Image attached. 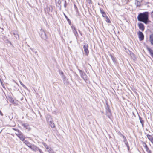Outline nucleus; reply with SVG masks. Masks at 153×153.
<instances>
[{
    "label": "nucleus",
    "instance_id": "79ce46f5",
    "mask_svg": "<svg viewBox=\"0 0 153 153\" xmlns=\"http://www.w3.org/2000/svg\"><path fill=\"white\" fill-rule=\"evenodd\" d=\"M71 42H72V41H71L70 42V43H71Z\"/></svg>",
    "mask_w": 153,
    "mask_h": 153
},
{
    "label": "nucleus",
    "instance_id": "4468645a",
    "mask_svg": "<svg viewBox=\"0 0 153 153\" xmlns=\"http://www.w3.org/2000/svg\"><path fill=\"white\" fill-rule=\"evenodd\" d=\"M22 126H23V127L25 128L28 131H29L31 130V128L29 125L27 124H22Z\"/></svg>",
    "mask_w": 153,
    "mask_h": 153
},
{
    "label": "nucleus",
    "instance_id": "9d476101",
    "mask_svg": "<svg viewBox=\"0 0 153 153\" xmlns=\"http://www.w3.org/2000/svg\"><path fill=\"white\" fill-rule=\"evenodd\" d=\"M118 134L121 137L123 138V141L125 143H128L126 138L124 135H123L120 132H119Z\"/></svg>",
    "mask_w": 153,
    "mask_h": 153
},
{
    "label": "nucleus",
    "instance_id": "f704fd0d",
    "mask_svg": "<svg viewBox=\"0 0 153 153\" xmlns=\"http://www.w3.org/2000/svg\"><path fill=\"white\" fill-rule=\"evenodd\" d=\"M151 15L152 17H153V10L151 12Z\"/></svg>",
    "mask_w": 153,
    "mask_h": 153
},
{
    "label": "nucleus",
    "instance_id": "f257e3e1",
    "mask_svg": "<svg viewBox=\"0 0 153 153\" xmlns=\"http://www.w3.org/2000/svg\"><path fill=\"white\" fill-rule=\"evenodd\" d=\"M148 16L149 13L148 12L140 13L139 14L137 19L138 21L142 22L147 24L149 22Z\"/></svg>",
    "mask_w": 153,
    "mask_h": 153
},
{
    "label": "nucleus",
    "instance_id": "a18cd8bd",
    "mask_svg": "<svg viewBox=\"0 0 153 153\" xmlns=\"http://www.w3.org/2000/svg\"><path fill=\"white\" fill-rule=\"evenodd\" d=\"M36 52H36H36H35V53H36Z\"/></svg>",
    "mask_w": 153,
    "mask_h": 153
},
{
    "label": "nucleus",
    "instance_id": "423d86ee",
    "mask_svg": "<svg viewBox=\"0 0 153 153\" xmlns=\"http://www.w3.org/2000/svg\"><path fill=\"white\" fill-rule=\"evenodd\" d=\"M55 1L56 6L59 8L60 10H61V1L60 0H55Z\"/></svg>",
    "mask_w": 153,
    "mask_h": 153
},
{
    "label": "nucleus",
    "instance_id": "37998d69",
    "mask_svg": "<svg viewBox=\"0 0 153 153\" xmlns=\"http://www.w3.org/2000/svg\"><path fill=\"white\" fill-rule=\"evenodd\" d=\"M74 7H76V5H74Z\"/></svg>",
    "mask_w": 153,
    "mask_h": 153
},
{
    "label": "nucleus",
    "instance_id": "2f4dec72",
    "mask_svg": "<svg viewBox=\"0 0 153 153\" xmlns=\"http://www.w3.org/2000/svg\"><path fill=\"white\" fill-rule=\"evenodd\" d=\"M51 149V148H49L48 149H47L46 150L49 152Z\"/></svg>",
    "mask_w": 153,
    "mask_h": 153
},
{
    "label": "nucleus",
    "instance_id": "4c0bfd02",
    "mask_svg": "<svg viewBox=\"0 0 153 153\" xmlns=\"http://www.w3.org/2000/svg\"><path fill=\"white\" fill-rule=\"evenodd\" d=\"M11 102L12 103H13L14 102V100L13 99H11Z\"/></svg>",
    "mask_w": 153,
    "mask_h": 153
},
{
    "label": "nucleus",
    "instance_id": "2eb2a0df",
    "mask_svg": "<svg viewBox=\"0 0 153 153\" xmlns=\"http://www.w3.org/2000/svg\"><path fill=\"white\" fill-rule=\"evenodd\" d=\"M146 136L149 140H150L152 143H153V137L149 134H147Z\"/></svg>",
    "mask_w": 153,
    "mask_h": 153
},
{
    "label": "nucleus",
    "instance_id": "c756f323",
    "mask_svg": "<svg viewBox=\"0 0 153 153\" xmlns=\"http://www.w3.org/2000/svg\"><path fill=\"white\" fill-rule=\"evenodd\" d=\"M62 78H63V80H65V77L64 75H62Z\"/></svg>",
    "mask_w": 153,
    "mask_h": 153
},
{
    "label": "nucleus",
    "instance_id": "412c9836",
    "mask_svg": "<svg viewBox=\"0 0 153 153\" xmlns=\"http://www.w3.org/2000/svg\"><path fill=\"white\" fill-rule=\"evenodd\" d=\"M13 34L14 35V36L16 38V39H17V38H19V36L18 35L17 33V32H13Z\"/></svg>",
    "mask_w": 153,
    "mask_h": 153
},
{
    "label": "nucleus",
    "instance_id": "cd10ccee",
    "mask_svg": "<svg viewBox=\"0 0 153 153\" xmlns=\"http://www.w3.org/2000/svg\"><path fill=\"white\" fill-rule=\"evenodd\" d=\"M13 130L16 131V132H19V131H20L18 129H15V128H13Z\"/></svg>",
    "mask_w": 153,
    "mask_h": 153
},
{
    "label": "nucleus",
    "instance_id": "dca6fc26",
    "mask_svg": "<svg viewBox=\"0 0 153 153\" xmlns=\"http://www.w3.org/2000/svg\"><path fill=\"white\" fill-rule=\"evenodd\" d=\"M139 116V119L140 121V123L142 124V126L143 128L144 127V120L141 117H140V116Z\"/></svg>",
    "mask_w": 153,
    "mask_h": 153
},
{
    "label": "nucleus",
    "instance_id": "a211bd4d",
    "mask_svg": "<svg viewBox=\"0 0 153 153\" xmlns=\"http://www.w3.org/2000/svg\"><path fill=\"white\" fill-rule=\"evenodd\" d=\"M147 49L150 53L151 56L153 57V50L149 48H147Z\"/></svg>",
    "mask_w": 153,
    "mask_h": 153
},
{
    "label": "nucleus",
    "instance_id": "c9c22d12",
    "mask_svg": "<svg viewBox=\"0 0 153 153\" xmlns=\"http://www.w3.org/2000/svg\"><path fill=\"white\" fill-rule=\"evenodd\" d=\"M0 114L2 116H3V113H2V112L0 110Z\"/></svg>",
    "mask_w": 153,
    "mask_h": 153
},
{
    "label": "nucleus",
    "instance_id": "9b49d317",
    "mask_svg": "<svg viewBox=\"0 0 153 153\" xmlns=\"http://www.w3.org/2000/svg\"><path fill=\"white\" fill-rule=\"evenodd\" d=\"M138 37L140 41L143 40L144 36L143 33L140 31L138 32Z\"/></svg>",
    "mask_w": 153,
    "mask_h": 153
},
{
    "label": "nucleus",
    "instance_id": "c85d7f7f",
    "mask_svg": "<svg viewBox=\"0 0 153 153\" xmlns=\"http://www.w3.org/2000/svg\"><path fill=\"white\" fill-rule=\"evenodd\" d=\"M100 10L101 12V13L102 14H103V13H104L105 12L103 11V10L101 8H100Z\"/></svg>",
    "mask_w": 153,
    "mask_h": 153
},
{
    "label": "nucleus",
    "instance_id": "f3484780",
    "mask_svg": "<svg viewBox=\"0 0 153 153\" xmlns=\"http://www.w3.org/2000/svg\"><path fill=\"white\" fill-rule=\"evenodd\" d=\"M149 41L151 44L153 45V34H151L150 36Z\"/></svg>",
    "mask_w": 153,
    "mask_h": 153
},
{
    "label": "nucleus",
    "instance_id": "4be33fe9",
    "mask_svg": "<svg viewBox=\"0 0 153 153\" xmlns=\"http://www.w3.org/2000/svg\"><path fill=\"white\" fill-rule=\"evenodd\" d=\"M110 56L111 57L112 59L113 60V62L114 63H116V60L115 58V57H114L111 54H110Z\"/></svg>",
    "mask_w": 153,
    "mask_h": 153
},
{
    "label": "nucleus",
    "instance_id": "7ed1b4c3",
    "mask_svg": "<svg viewBox=\"0 0 153 153\" xmlns=\"http://www.w3.org/2000/svg\"><path fill=\"white\" fill-rule=\"evenodd\" d=\"M80 74L81 77L85 81L88 80V77L84 71H82L81 70L78 69Z\"/></svg>",
    "mask_w": 153,
    "mask_h": 153
},
{
    "label": "nucleus",
    "instance_id": "ea45409f",
    "mask_svg": "<svg viewBox=\"0 0 153 153\" xmlns=\"http://www.w3.org/2000/svg\"><path fill=\"white\" fill-rule=\"evenodd\" d=\"M39 151L40 153H43L41 151L40 149H39Z\"/></svg>",
    "mask_w": 153,
    "mask_h": 153
},
{
    "label": "nucleus",
    "instance_id": "a878e982",
    "mask_svg": "<svg viewBox=\"0 0 153 153\" xmlns=\"http://www.w3.org/2000/svg\"><path fill=\"white\" fill-rule=\"evenodd\" d=\"M50 122L51 123V127L52 128H54L55 127V125L54 123H51V121H50Z\"/></svg>",
    "mask_w": 153,
    "mask_h": 153
},
{
    "label": "nucleus",
    "instance_id": "473e14b6",
    "mask_svg": "<svg viewBox=\"0 0 153 153\" xmlns=\"http://www.w3.org/2000/svg\"><path fill=\"white\" fill-rule=\"evenodd\" d=\"M49 153H54L53 150L52 149L49 152Z\"/></svg>",
    "mask_w": 153,
    "mask_h": 153
},
{
    "label": "nucleus",
    "instance_id": "7c9ffc66",
    "mask_svg": "<svg viewBox=\"0 0 153 153\" xmlns=\"http://www.w3.org/2000/svg\"><path fill=\"white\" fill-rule=\"evenodd\" d=\"M106 19H107L106 21L107 22H108V23L110 22V20L109 19H108V17H107Z\"/></svg>",
    "mask_w": 153,
    "mask_h": 153
},
{
    "label": "nucleus",
    "instance_id": "20e7f679",
    "mask_svg": "<svg viewBox=\"0 0 153 153\" xmlns=\"http://www.w3.org/2000/svg\"><path fill=\"white\" fill-rule=\"evenodd\" d=\"M88 44L86 43H84L83 48L84 49L85 54L86 56H87L89 53V50L88 49Z\"/></svg>",
    "mask_w": 153,
    "mask_h": 153
},
{
    "label": "nucleus",
    "instance_id": "a19ab883",
    "mask_svg": "<svg viewBox=\"0 0 153 153\" xmlns=\"http://www.w3.org/2000/svg\"><path fill=\"white\" fill-rule=\"evenodd\" d=\"M61 74L62 75H63V73L62 72Z\"/></svg>",
    "mask_w": 153,
    "mask_h": 153
},
{
    "label": "nucleus",
    "instance_id": "f8f14e48",
    "mask_svg": "<svg viewBox=\"0 0 153 153\" xmlns=\"http://www.w3.org/2000/svg\"><path fill=\"white\" fill-rule=\"evenodd\" d=\"M71 28L72 30L73 31V32L74 33L75 35V36L76 37L77 36H78V34L77 31L76 30V29L75 27H74L73 26H71Z\"/></svg>",
    "mask_w": 153,
    "mask_h": 153
},
{
    "label": "nucleus",
    "instance_id": "aec40b11",
    "mask_svg": "<svg viewBox=\"0 0 153 153\" xmlns=\"http://www.w3.org/2000/svg\"><path fill=\"white\" fill-rule=\"evenodd\" d=\"M144 147L146 149V151L147 152L149 153H150L151 151H150L149 149L148 148L146 144H144Z\"/></svg>",
    "mask_w": 153,
    "mask_h": 153
},
{
    "label": "nucleus",
    "instance_id": "39448f33",
    "mask_svg": "<svg viewBox=\"0 0 153 153\" xmlns=\"http://www.w3.org/2000/svg\"><path fill=\"white\" fill-rule=\"evenodd\" d=\"M15 134L21 140H24L25 137L24 136L23 134L21 131H19V132H16Z\"/></svg>",
    "mask_w": 153,
    "mask_h": 153
},
{
    "label": "nucleus",
    "instance_id": "1a4fd4ad",
    "mask_svg": "<svg viewBox=\"0 0 153 153\" xmlns=\"http://www.w3.org/2000/svg\"><path fill=\"white\" fill-rule=\"evenodd\" d=\"M106 115L108 118H110V117L111 115V111L108 106H107V107L106 108Z\"/></svg>",
    "mask_w": 153,
    "mask_h": 153
},
{
    "label": "nucleus",
    "instance_id": "5701e85b",
    "mask_svg": "<svg viewBox=\"0 0 153 153\" xmlns=\"http://www.w3.org/2000/svg\"><path fill=\"white\" fill-rule=\"evenodd\" d=\"M62 1L64 2V6L65 8H66L67 6V4L66 3V0H62Z\"/></svg>",
    "mask_w": 153,
    "mask_h": 153
},
{
    "label": "nucleus",
    "instance_id": "b1692460",
    "mask_svg": "<svg viewBox=\"0 0 153 153\" xmlns=\"http://www.w3.org/2000/svg\"><path fill=\"white\" fill-rule=\"evenodd\" d=\"M135 4L137 6H139L140 5V2H139L138 1H136Z\"/></svg>",
    "mask_w": 153,
    "mask_h": 153
},
{
    "label": "nucleus",
    "instance_id": "6e6552de",
    "mask_svg": "<svg viewBox=\"0 0 153 153\" xmlns=\"http://www.w3.org/2000/svg\"><path fill=\"white\" fill-rule=\"evenodd\" d=\"M27 146L30 148L32 150L36 151L38 148L35 146L33 144H26Z\"/></svg>",
    "mask_w": 153,
    "mask_h": 153
},
{
    "label": "nucleus",
    "instance_id": "393cba45",
    "mask_svg": "<svg viewBox=\"0 0 153 153\" xmlns=\"http://www.w3.org/2000/svg\"><path fill=\"white\" fill-rule=\"evenodd\" d=\"M21 85L25 88H26V86L23 84L21 81H19Z\"/></svg>",
    "mask_w": 153,
    "mask_h": 153
},
{
    "label": "nucleus",
    "instance_id": "6ab92c4d",
    "mask_svg": "<svg viewBox=\"0 0 153 153\" xmlns=\"http://www.w3.org/2000/svg\"><path fill=\"white\" fill-rule=\"evenodd\" d=\"M64 15L65 18L66 19L67 21L68 22L69 24L70 25H71V20L69 19L67 17L66 15L64 13Z\"/></svg>",
    "mask_w": 153,
    "mask_h": 153
},
{
    "label": "nucleus",
    "instance_id": "e433bc0d",
    "mask_svg": "<svg viewBox=\"0 0 153 153\" xmlns=\"http://www.w3.org/2000/svg\"><path fill=\"white\" fill-rule=\"evenodd\" d=\"M126 145L127 147L128 150H129V146H128V144H126Z\"/></svg>",
    "mask_w": 153,
    "mask_h": 153
},
{
    "label": "nucleus",
    "instance_id": "f03ea898",
    "mask_svg": "<svg viewBox=\"0 0 153 153\" xmlns=\"http://www.w3.org/2000/svg\"><path fill=\"white\" fill-rule=\"evenodd\" d=\"M39 34L41 38L44 39L46 40L47 39L48 37L45 33V32L43 29H41L39 32Z\"/></svg>",
    "mask_w": 153,
    "mask_h": 153
},
{
    "label": "nucleus",
    "instance_id": "72a5a7b5",
    "mask_svg": "<svg viewBox=\"0 0 153 153\" xmlns=\"http://www.w3.org/2000/svg\"><path fill=\"white\" fill-rule=\"evenodd\" d=\"M44 146L46 149L49 148L47 146V145L46 144H44Z\"/></svg>",
    "mask_w": 153,
    "mask_h": 153
},
{
    "label": "nucleus",
    "instance_id": "bb28decb",
    "mask_svg": "<svg viewBox=\"0 0 153 153\" xmlns=\"http://www.w3.org/2000/svg\"><path fill=\"white\" fill-rule=\"evenodd\" d=\"M102 15L103 17H106V18L107 17L106 16V13H105V12L103 13V14H102Z\"/></svg>",
    "mask_w": 153,
    "mask_h": 153
},
{
    "label": "nucleus",
    "instance_id": "0eeeda50",
    "mask_svg": "<svg viewBox=\"0 0 153 153\" xmlns=\"http://www.w3.org/2000/svg\"><path fill=\"white\" fill-rule=\"evenodd\" d=\"M48 14H49L51 13L53 10V8L52 6L49 5L47 6L46 8Z\"/></svg>",
    "mask_w": 153,
    "mask_h": 153
},
{
    "label": "nucleus",
    "instance_id": "c03bdc74",
    "mask_svg": "<svg viewBox=\"0 0 153 153\" xmlns=\"http://www.w3.org/2000/svg\"><path fill=\"white\" fill-rule=\"evenodd\" d=\"M132 55H134V54L133 53H132Z\"/></svg>",
    "mask_w": 153,
    "mask_h": 153
},
{
    "label": "nucleus",
    "instance_id": "ddd939ff",
    "mask_svg": "<svg viewBox=\"0 0 153 153\" xmlns=\"http://www.w3.org/2000/svg\"><path fill=\"white\" fill-rule=\"evenodd\" d=\"M138 25L139 29L142 31H143L145 28L144 25L141 23H139Z\"/></svg>",
    "mask_w": 153,
    "mask_h": 153
},
{
    "label": "nucleus",
    "instance_id": "58836bf2",
    "mask_svg": "<svg viewBox=\"0 0 153 153\" xmlns=\"http://www.w3.org/2000/svg\"><path fill=\"white\" fill-rule=\"evenodd\" d=\"M30 49L33 52H34L33 51V49H32V48H30Z\"/></svg>",
    "mask_w": 153,
    "mask_h": 153
}]
</instances>
